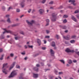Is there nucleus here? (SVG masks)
I'll return each instance as SVG.
<instances>
[{"mask_svg":"<svg viewBox=\"0 0 79 79\" xmlns=\"http://www.w3.org/2000/svg\"><path fill=\"white\" fill-rule=\"evenodd\" d=\"M29 44V42H28L27 43V44Z\"/></svg>","mask_w":79,"mask_h":79,"instance_id":"49","label":"nucleus"},{"mask_svg":"<svg viewBox=\"0 0 79 79\" xmlns=\"http://www.w3.org/2000/svg\"><path fill=\"white\" fill-rule=\"evenodd\" d=\"M63 37L64 39H65L66 40H68L70 39V36L69 35H67L66 37L64 36Z\"/></svg>","mask_w":79,"mask_h":79,"instance_id":"4","label":"nucleus"},{"mask_svg":"<svg viewBox=\"0 0 79 79\" xmlns=\"http://www.w3.org/2000/svg\"><path fill=\"white\" fill-rule=\"evenodd\" d=\"M72 2V3L73 4L74 6L76 5V4L74 3V2H75V1L74 0H70L69 1V2Z\"/></svg>","mask_w":79,"mask_h":79,"instance_id":"5","label":"nucleus"},{"mask_svg":"<svg viewBox=\"0 0 79 79\" xmlns=\"http://www.w3.org/2000/svg\"><path fill=\"white\" fill-rule=\"evenodd\" d=\"M23 16H24V15H22L21 17H20V18H22Z\"/></svg>","mask_w":79,"mask_h":79,"instance_id":"48","label":"nucleus"},{"mask_svg":"<svg viewBox=\"0 0 79 79\" xmlns=\"http://www.w3.org/2000/svg\"><path fill=\"white\" fill-rule=\"evenodd\" d=\"M15 40H18V37H15Z\"/></svg>","mask_w":79,"mask_h":79,"instance_id":"39","label":"nucleus"},{"mask_svg":"<svg viewBox=\"0 0 79 79\" xmlns=\"http://www.w3.org/2000/svg\"><path fill=\"white\" fill-rule=\"evenodd\" d=\"M28 47H29V48H32V47H33V46H32V45L31 46H30L29 45H28Z\"/></svg>","mask_w":79,"mask_h":79,"instance_id":"25","label":"nucleus"},{"mask_svg":"<svg viewBox=\"0 0 79 79\" xmlns=\"http://www.w3.org/2000/svg\"><path fill=\"white\" fill-rule=\"evenodd\" d=\"M17 5H18V4L17 3H16L15 5V6H17Z\"/></svg>","mask_w":79,"mask_h":79,"instance_id":"44","label":"nucleus"},{"mask_svg":"<svg viewBox=\"0 0 79 79\" xmlns=\"http://www.w3.org/2000/svg\"><path fill=\"white\" fill-rule=\"evenodd\" d=\"M2 9L3 11H5V7L3 6L2 7Z\"/></svg>","mask_w":79,"mask_h":79,"instance_id":"18","label":"nucleus"},{"mask_svg":"<svg viewBox=\"0 0 79 79\" xmlns=\"http://www.w3.org/2000/svg\"><path fill=\"white\" fill-rule=\"evenodd\" d=\"M37 43L39 45H40L41 44V41L39 39H37Z\"/></svg>","mask_w":79,"mask_h":79,"instance_id":"7","label":"nucleus"},{"mask_svg":"<svg viewBox=\"0 0 79 79\" xmlns=\"http://www.w3.org/2000/svg\"><path fill=\"white\" fill-rule=\"evenodd\" d=\"M10 27V26H9V27Z\"/></svg>","mask_w":79,"mask_h":79,"instance_id":"55","label":"nucleus"},{"mask_svg":"<svg viewBox=\"0 0 79 79\" xmlns=\"http://www.w3.org/2000/svg\"><path fill=\"white\" fill-rule=\"evenodd\" d=\"M45 38H48V39L49 38H50V36H47L45 37Z\"/></svg>","mask_w":79,"mask_h":79,"instance_id":"33","label":"nucleus"},{"mask_svg":"<svg viewBox=\"0 0 79 79\" xmlns=\"http://www.w3.org/2000/svg\"><path fill=\"white\" fill-rule=\"evenodd\" d=\"M0 50H3V48H1V49H0Z\"/></svg>","mask_w":79,"mask_h":79,"instance_id":"53","label":"nucleus"},{"mask_svg":"<svg viewBox=\"0 0 79 79\" xmlns=\"http://www.w3.org/2000/svg\"><path fill=\"white\" fill-rule=\"evenodd\" d=\"M7 38H9V37H10V36L8 35L7 36Z\"/></svg>","mask_w":79,"mask_h":79,"instance_id":"45","label":"nucleus"},{"mask_svg":"<svg viewBox=\"0 0 79 79\" xmlns=\"http://www.w3.org/2000/svg\"><path fill=\"white\" fill-rule=\"evenodd\" d=\"M63 22L64 23H66L67 22V20H66V19H65L63 21Z\"/></svg>","mask_w":79,"mask_h":79,"instance_id":"24","label":"nucleus"},{"mask_svg":"<svg viewBox=\"0 0 79 79\" xmlns=\"http://www.w3.org/2000/svg\"><path fill=\"white\" fill-rule=\"evenodd\" d=\"M64 32H66V33H67V32H68V30H65V31Z\"/></svg>","mask_w":79,"mask_h":79,"instance_id":"42","label":"nucleus"},{"mask_svg":"<svg viewBox=\"0 0 79 79\" xmlns=\"http://www.w3.org/2000/svg\"><path fill=\"white\" fill-rule=\"evenodd\" d=\"M78 27H79V26H78Z\"/></svg>","mask_w":79,"mask_h":79,"instance_id":"58","label":"nucleus"},{"mask_svg":"<svg viewBox=\"0 0 79 79\" xmlns=\"http://www.w3.org/2000/svg\"><path fill=\"white\" fill-rule=\"evenodd\" d=\"M76 16H77V18H78V19H79V15H77Z\"/></svg>","mask_w":79,"mask_h":79,"instance_id":"36","label":"nucleus"},{"mask_svg":"<svg viewBox=\"0 0 79 79\" xmlns=\"http://www.w3.org/2000/svg\"><path fill=\"white\" fill-rule=\"evenodd\" d=\"M31 9H29V10L28 11V13H30L31 12Z\"/></svg>","mask_w":79,"mask_h":79,"instance_id":"35","label":"nucleus"},{"mask_svg":"<svg viewBox=\"0 0 79 79\" xmlns=\"http://www.w3.org/2000/svg\"><path fill=\"white\" fill-rule=\"evenodd\" d=\"M0 38L1 39H4L5 38V36L3 35H1Z\"/></svg>","mask_w":79,"mask_h":79,"instance_id":"11","label":"nucleus"},{"mask_svg":"<svg viewBox=\"0 0 79 79\" xmlns=\"http://www.w3.org/2000/svg\"><path fill=\"white\" fill-rule=\"evenodd\" d=\"M17 20H18V19H17Z\"/></svg>","mask_w":79,"mask_h":79,"instance_id":"54","label":"nucleus"},{"mask_svg":"<svg viewBox=\"0 0 79 79\" xmlns=\"http://www.w3.org/2000/svg\"><path fill=\"white\" fill-rule=\"evenodd\" d=\"M76 35H73L71 36V38L72 39H74L76 38Z\"/></svg>","mask_w":79,"mask_h":79,"instance_id":"16","label":"nucleus"},{"mask_svg":"<svg viewBox=\"0 0 79 79\" xmlns=\"http://www.w3.org/2000/svg\"><path fill=\"white\" fill-rule=\"evenodd\" d=\"M79 13V10H76L75 11L74 13Z\"/></svg>","mask_w":79,"mask_h":79,"instance_id":"23","label":"nucleus"},{"mask_svg":"<svg viewBox=\"0 0 79 79\" xmlns=\"http://www.w3.org/2000/svg\"><path fill=\"white\" fill-rule=\"evenodd\" d=\"M70 43L71 44H74L75 43V40H71L70 41Z\"/></svg>","mask_w":79,"mask_h":79,"instance_id":"12","label":"nucleus"},{"mask_svg":"<svg viewBox=\"0 0 79 79\" xmlns=\"http://www.w3.org/2000/svg\"><path fill=\"white\" fill-rule=\"evenodd\" d=\"M46 22H47V23H49V19H47L46 20Z\"/></svg>","mask_w":79,"mask_h":79,"instance_id":"27","label":"nucleus"},{"mask_svg":"<svg viewBox=\"0 0 79 79\" xmlns=\"http://www.w3.org/2000/svg\"><path fill=\"white\" fill-rule=\"evenodd\" d=\"M39 11L41 15L43 13V12H44V10H43L42 9H40L39 10Z\"/></svg>","mask_w":79,"mask_h":79,"instance_id":"8","label":"nucleus"},{"mask_svg":"<svg viewBox=\"0 0 79 79\" xmlns=\"http://www.w3.org/2000/svg\"><path fill=\"white\" fill-rule=\"evenodd\" d=\"M53 1H51V2L49 3V4H50V5H52V4H53Z\"/></svg>","mask_w":79,"mask_h":79,"instance_id":"28","label":"nucleus"},{"mask_svg":"<svg viewBox=\"0 0 79 79\" xmlns=\"http://www.w3.org/2000/svg\"><path fill=\"white\" fill-rule=\"evenodd\" d=\"M45 2H46V0H43L41 3H45Z\"/></svg>","mask_w":79,"mask_h":79,"instance_id":"17","label":"nucleus"},{"mask_svg":"<svg viewBox=\"0 0 79 79\" xmlns=\"http://www.w3.org/2000/svg\"><path fill=\"white\" fill-rule=\"evenodd\" d=\"M52 40V39H49L48 40V41H49V42H51Z\"/></svg>","mask_w":79,"mask_h":79,"instance_id":"34","label":"nucleus"},{"mask_svg":"<svg viewBox=\"0 0 79 79\" xmlns=\"http://www.w3.org/2000/svg\"><path fill=\"white\" fill-rule=\"evenodd\" d=\"M13 9V8H12V7H9L8 10V11H10V9Z\"/></svg>","mask_w":79,"mask_h":79,"instance_id":"22","label":"nucleus"},{"mask_svg":"<svg viewBox=\"0 0 79 79\" xmlns=\"http://www.w3.org/2000/svg\"><path fill=\"white\" fill-rule=\"evenodd\" d=\"M56 37L58 39H59V35H56Z\"/></svg>","mask_w":79,"mask_h":79,"instance_id":"32","label":"nucleus"},{"mask_svg":"<svg viewBox=\"0 0 79 79\" xmlns=\"http://www.w3.org/2000/svg\"><path fill=\"white\" fill-rule=\"evenodd\" d=\"M18 26V24H14L12 25V27H15V26Z\"/></svg>","mask_w":79,"mask_h":79,"instance_id":"14","label":"nucleus"},{"mask_svg":"<svg viewBox=\"0 0 79 79\" xmlns=\"http://www.w3.org/2000/svg\"><path fill=\"white\" fill-rule=\"evenodd\" d=\"M20 34H23V35H24V32L23 31H21L20 32Z\"/></svg>","mask_w":79,"mask_h":79,"instance_id":"21","label":"nucleus"},{"mask_svg":"<svg viewBox=\"0 0 79 79\" xmlns=\"http://www.w3.org/2000/svg\"><path fill=\"white\" fill-rule=\"evenodd\" d=\"M52 47H55V42H52Z\"/></svg>","mask_w":79,"mask_h":79,"instance_id":"9","label":"nucleus"},{"mask_svg":"<svg viewBox=\"0 0 79 79\" xmlns=\"http://www.w3.org/2000/svg\"><path fill=\"white\" fill-rule=\"evenodd\" d=\"M46 32L47 33V34H48V33L49 32V31L48 30H46Z\"/></svg>","mask_w":79,"mask_h":79,"instance_id":"41","label":"nucleus"},{"mask_svg":"<svg viewBox=\"0 0 79 79\" xmlns=\"http://www.w3.org/2000/svg\"><path fill=\"white\" fill-rule=\"evenodd\" d=\"M57 15V14L55 13H52V21H56V16Z\"/></svg>","mask_w":79,"mask_h":79,"instance_id":"1","label":"nucleus"},{"mask_svg":"<svg viewBox=\"0 0 79 79\" xmlns=\"http://www.w3.org/2000/svg\"><path fill=\"white\" fill-rule=\"evenodd\" d=\"M26 22L27 23L28 25H32V24L34 23V20H31V22H29L28 20H26Z\"/></svg>","mask_w":79,"mask_h":79,"instance_id":"3","label":"nucleus"},{"mask_svg":"<svg viewBox=\"0 0 79 79\" xmlns=\"http://www.w3.org/2000/svg\"><path fill=\"white\" fill-rule=\"evenodd\" d=\"M48 24H49V23H47L46 25V26H48Z\"/></svg>","mask_w":79,"mask_h":79,"instance_id":"47","label":"nucleus"},{"mask_svg":"<svg viewBox=\"0 0 79 79\" xmlns=\"http://www.w3.org/2000/svg\"><path fill=\"white\" fill-rule=\"evenodd\" d=\"M69 8L71 9H73V7L72 6H70L69 7Z\"/></svg>","mask_w":79,"mask_h":79,"instance_id":"37","label":"nucleus"},{"mask_svg":"<svg viewBox=\"0 0 79 79\" xmlns=\"http://www.w3.org/2000/svg\"><path fill=\"white\" fill-rule=\"evenodd\" d=\"M16 11L17 12H19V11H20V10L19 9H17Z\"/></svg>","mask_w":79,"mask_h":79,"instance_id":"26","label":"nucleus"},{"mask_svg":"<svg viewBox=\"0 0 79 79\" xmlns=\"http://www.w3.org/2000/svg\"><path fill=\"white\" fill-rule=\"evenodd\" d=\"M3 30L4 31H5L3 32V34H5V33H6V32H7V33H10V34H13V32H12V31L10 30L7 31L5 28Z\"/></svg>","mask_w":79,"mask_h":79,"instance_id":"2","label":"nucleus"},{"mask_svg":"<svg viewBox=\"0 0 79 79\" xmlns=\"http://www.w3.org/2000/svg\"><path fill=\"white\" fill-rule=\"evenodd\" d=\"M24 48H27V46L26 45H25L24 46Z\"/></svg>","mask_w":79,"mask_h":79,"instance_id":"30","label":"nucleus"},{"mask_svg":"<svg viewBox=\"0 0 79 79\" xmlns=\"http://www.w3.org/2000/svg\"><path fill=\"white\" fill-rule=\"evenodd\" d=\"M63 29H66V26H64L62 27Z\"/></svg>","mask_w":79,"mask_h":79,"instance_id":"20","label":"nucleus"},{"mask_svg":"<svg viewBox=\"0 0 79 79\" xmlns=\"http://www.w3.org/2000/svg\"><path fill=\"white\" fill-rule=\"evenodd\" d=\"M48 11H49L48 10H47V12L48 13Z\"/></svg>","mask_w":79,"mask_h":79,"instance_id":"51","label":"nucleus"},{"mask_svg":"<svg viewBox=\"0 0 79 79\" xmlns=\"http://www.w3.org/2000/svg\"><path fill=\"white\" fill-rule=\"evenodd\" d=\"M7 22L9 23H11V21L10 20V18H8L7 20Z\"/></svg>","mask_w":79,"mask_h":79,"instance_id":"10","label":"nucleus"},{"mask_svg":"<svg viewBox=\"0 0 79 79\" xmlns=\"http://www.w3.org/2000/svg\"><path fill=\"white\" fill-rule=\"evenodd\" d=\"M35 11V10L33 9L32 10V13H34V11Z\"/></svg>","mask_w":79,"mask_h":79,"instance_id":"40","label":"nucleus"},{"mask_svg":"<svg viewBox=\"0 0 79 79\" xmlns=\"http://www.w3.org/2000/svg\"><path fill=\"white\" fill-rule=\"evenodd\" d=\"M62 11H63V10H61V11H60V12H61V13L62 12Z\"/></svg>","mask_w":79,"mask_h":79,"instance_id":"52","label":"nucleus"},{"mask_svg":"<svg viewBox=\"0 0 79 79\" xmlns=\"http://www.w3.org/2000/svg\"><path fill=\"white\" fill-rule=\"evenodd\" d=\"M63 18H68V16L66 15H64L63 16Z\"/></svg>","mask_w":79,"mask_h":79,"instance_id":"15","label":"nucleus"},{"mask_svg":"<svg viewBox=\"0 0 79 79\" xmlns=\"http://www.w3.org/2000/svg\"><path fill=\"white\" fill-rule=\"evenodd\" d=\"M44 44H46V43H47V41L45 40H44Z\"/></svg>","mask_w":79,"mask_h":79,"instance_id":"43","label":"nucleus"},{"mask_svg":"<svg viewBox=\"0 0 79 79\" xmlns=\"http://www.w3.org/2000/svg\"><path fill=\"white\" fill-rule=\"evenodd\" d=\"M66 50H70L69 48H67Z\"/></svg>","mask_w":79,"mask_h":79,"instance_id":"46","label":"nucleus"},{"mask_svg":"<svg viewBox=\"0 0 79 79\" xmlns=\"http://www.w3.org/2000/svg\"><path fill=\"white\" fill-rule=\"evenodd\" d=\"M63 6H60V7L59 8V9H61V8H62Z\"/></svg>","mask_w":79,"mask_h":79,"instance_id":"31","label":"nucleus"},{"mask_svg":"<svg viewBox=\"0 0 79 79\" xmlns=\"http://www.w3.org/2000/svg\"><path fill=\"white\" fill-rule=\"evenodd\" d=\"M72 19H73V20L75 22H76V23H77V19H76V18H74V16H72Z\"/></svg>","mask_w":79,"mask_h":79,"instance_id":"6","label":"nucleus"},{"mask_svg":"<svg viewBox=\"0 0 79 79\" xmlns=\"http://www.w3.org/2000/svg\"><path fill=\"white\" fill-rule=\"evenodd\" d=\"M1 0H0V2H1Z\"/></svg>","mask_w":79,"mask_h":79,"instance_id":"56","label":"nucleus"},{"mask_svg":"<svg viewBox=\"0 0 79 79\" xmlns=\"http://www.w3.org/2000/svg\"><path fill=\"white\" fill-rule=\"evenodd\" d=\"M50 8L51 9H53V7H51Z\"/></svg>","mask_w":79,"mask_h":79,"instance_id":"50","label":"nucleus"},{"mask_svg":"<svg viewBox=\"0 0 79 79\" xmlns=\"http://www.w3.org/2000/svg\"><path fill=\"white\" fill-rule=\"evenodd\" d=\"M10 44H11V43H10Z\"/></svg>","mask_w":79,"mask_h":79,"instance_id":"57","label":"nucleus"},{"mask_svg":"<svg viewBox=\"0 0 79 79\" xmlns=\"http://www.w3.org/2000/svg\"><path fill=\"white\" fill-rule=\"evenodd\" d=\"M42 50H45L46 49V48L45 47H43L42 48Z\"/></svg>","mask_w":79,"mask_h":79,"instance_id":"29","label":"nucleus"},{"mask_svg":"<svg viewBox=\"0 0 79 79\" xmlns=\"http://www.w3.org/2000/svg\"><path fill=\"white\" fill-rule=\"evenodd\" d=\"M6 18H10V15H6Z\"/></svg>","mask_w":79,"mask_h":79,"instance_id":"19","label":"nucleus"},{"mask_svg":"<svg viewBox=\"0 0 79 79\" xmlns=\"http://www.w3.org/2000/svg\"><path fill=\"white\" fill-rule=\"evenodd\" d=\"M20 5L22 6V7H24V3L22 2L20 4Z\"/></svg>","mask_w":79,"mask_h":79,"instance_id":"13","label":"nucleus"},{"mask_svg":"<svg viewBox=\"0 0 79 79\" xmlns=\"http://www.w3.org/2000/svg\"><path fill=\"white\" fill-rule=\"evenodd\" d=\"M65 44H68V42L65 41Z\"/></svg>","mask_w":79,"mask_h":79,"instance_id":"38","label":"nucleus"}]
</instances>
